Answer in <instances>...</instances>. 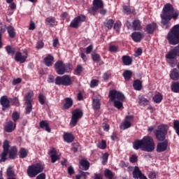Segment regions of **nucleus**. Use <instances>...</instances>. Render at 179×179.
I'll return each instance as SVG.
<instances>
[{"instance_id":"f257e3e1","label":"nucleus","mask_w":179,"mask_h":179,"mask_svg":"<svg viewBox=\"0 0 179 179\" xmlns=\"http://www.w3.org/2000/svg\"><path fill=\"white\" fill-rule=\"evenodd\" d=\"M161 23L166 29H169L171 27V22H170L171 19L177 20L178 18V13L174 10V8L170 3H166L162 10L161 14Z\"/></svg>"},{"instance_id":"f03ea898","label":"nucleus","mask_w":179,"mask_h":179,"mask_svg":"<svg viewBox=\"0 0 179 179\" xmlns=\"http://www.w3.org/2000/svg\"><path fill=\"white\" fill-rule=\"evenodd\" d=\"M133 147L135 150H143L144 152H153L155 145L153 138L150 136H145L141 140H137L134 142Z\"/></svg>"},{"instance_id":"7ed1b4c3","label":"nucleus","mask_w":179,"mask_h":179,"mask_svg":"<svg viewBox=\"0 0 179 179\" xmlns=\"http://www.w3.org/2000/svg\"><path fill=\"white\" fill-rule=\"evenodd\" d=\"M109 99L110 101H114V107L118 110L124 107L122 101L125 100V96H124L122 93L118 91L112 90L109 93Z\"/></svg>"},{"instance_id":"20e7f679","label":"nucleus","mask_w":179,"mask_h":179,"mask_svg":"<svg viewBox=\"0 0 179 179\" xmlns=\"http://www.w3.org/2000/svg\"><path fill=\"white\" fill-rule=\"evenodd\" d=\"M167 40L169 44L176 45L179 43V24H176L172 27L171 31L168 33Z\"/></svg>"},{"instance_id":"39448f33","label":"nucleus","mask_w":179,"mask_h":179,"mask_svg":"<svg viewBox=\"0 0 179 179\" xmlns=\"http://www.w3.org/2000/svg\"><path fill=\"white\" fill-rule=\"evenodd\" d=\"M55 69L57 75H65L72 72V67L70 64H64L62 61L59 60L55 64Z\"/></svg>"},{"instance_id":"423d86ee","label":"nucleus","mask_w":179,"mask_h":179,"mask_svg":"<svg viewBox=\"0 0 179 179\" xmlns=\"http://www.w3.org/2000/svg\"><path fill=\"white\" fill-rule=\"evenodd\" d=\"M44 171V165L42 164H35L31 166H29L27 170V175L31 178H34L36 176L43 173Z\"/></svg>"},{"instance_id":"0eeeda50","label":"nucleus","mask_w":179,"mask_h":179,"mask_svg":"<svg viewBox=\"0 0 179 179\" xmlns=\"http://www.w3.org/2000/svg\"><path fill=\"white\" fill-rule=\"evenodd\" d=\"M167 131H169V126L166 124H161L157 127V129L155 131V135L160 142L166 140V136L167 135Z\"/></svg>"},{"instance_id":"6e6552de","label":"nucleus","mask_w":179,"mask_h":179,"mask_svg":"<svg viewBox=\"0 0 179 179\" xmlns=\"http://www.w3.org/2000/svg\"><path fill=\"white\" fill-rule=\"evenodd\" d=\"M55 83L57 86H71L72 85V78H71V76L64 75L62 76H57L55 80Z\"/></svg>"},{"instance_id":"1a4fd4ad","label":"nucleus","mask_w":179,"mask_h":179,"mask_svg":"<svg viewBox=\"0 0 179 179\" xmlns=\"http://www.w3.org/2000/svg\"><path fill=\"white\" fill-rule=\"evenodd\" d=\"M83 116V112L80 109H76L72 112V117L70 122L71 127H76L78 121Z\"/></svg>"},{"instance_id":"9d476101","label":"nucleus","mask_w":179,"mask_h":179,"mask_svg":"<svg viewBox=\"0 0 179 179\" xmlns=\"http://www.w3.org/2000/svg\"><path fill=\"white\" fill-rule=\"evenodd\" d=\"M86 20V16L85 15H79L76 17H75L71 22L70 26L71 27H73V29H78L80 24H82V22H85Z\"/></svg>"},{"instance_id":"9b49d317","label":"nucleus","mask_w":179,"mask_h":179,"mask_svg":"<svg viewBox=\"0 0 179 179\" xmlns=\"http://www.w3.org/2000/svg\"><path fill=\"white\" fill-rule=\"evenodd\" d=\"M3 152L1 155V162H5L6 160V155L9 153V141L8 140L3 142Z\"/></svg>"},{"instance_id":"f8f14e48","label":"nucleus","mask_w":179,"mask_h":179,"mask_svg":"<svg viewBox=\"0 0 179 179\" xmlns=\"http://www.w3.org/2000/svg\"><path fill=\"white\" fill-rule=\"evenodd\" d=\"M133 178L135 179H148V178L142 173L139 167L135 166L133 171Z\"/></svg>"},{"instance_id":"ddd939ff","label":"nucleus","mask_w":179,"mask_h":179,"mask_svg":"<svg viewBox=\"0 0 179 179\" xmlns=\"http://www.w3.org/2000/svg\"><path fill=\"white\" fill-rule=\"evenodd\" d=\"M169 146V141L165 140L164 142L158 143L157 145V152L161 153L162 152H164L167 150V147Z\"/></svg>"},{"instance_id":"4468645a","label":"nucleus","mask_w":179,"mask_h":179,"mask_svg":"<svg viewBox=\"0 0 179 179\" xmlns=\"http://www.w3.org/2000/svg\"><path fill=\"white\" fill-rule=\"evenodd\" d=\"M0 103L3 107V110H7V108H9L10 107L9 99L6 96H3L0 99Z\"/></svg>"},{"instance_id":"2eb2a0df","label":"nucleus","mask_w":179,"mask_h":179,"mask_svg":"<svg viewBox=\"0 0 179 179\" xmlns=\"http://www.w3.org/2000/svg\"><path fill=\"white\" fill-rule=\"evenodd\" d=\"M26 59H27V57L24 56V55H22V52H17L15 56V60L17 62H20V64H24L26 62Z\"/></svg>"},{"instance_id":"dca6fc26","label":"nucleus","mask_w":179,"mask_h":179,"mask_svg":"<svg viewBox=\"0 0 179 179\" xmlns=\"http://www.w3.org/2000/svg\"><path fill=\"white\" fill-rule=\"evenodd\" d=\"M16 128V123L13 124V121H9L8 122L6 123V126L4 127V131L6 132H13L15 131Z\"/></svg>"},{"instance_id":"f3484780","label":"nucleus","mask_w":179,"mask_h":179,"mask_svg":"<svg viewBox=\"0 0 179 179\" xmlns=\"http://www.w3.org/2000/svg\"><path fill=\"white\" fill-rule=\"evenodd\" d=\"M49 155L50 156L52 163H55L57 160H59V155H57V150L52 148L50 152Z\"/></svg>"},{"instance_id":"a211bd4d","label":"nucleus","mask_w":179,"mask_h":179,"mask_svg":"<svg viewBox=\"0 0 179 179\" xmlns=\"http://www.w3.org/2000/svg\"><path fill=\"white\" fill-rule=\"evenodd\" d=\"M63 139L64 142L67 143H72V141H74L75 137H73V134L71 133H64L63 135Z\"/></svg>"},{"instance_id":"6ab92c4d","label":"nucleus","mask_w":179,"mask_h":179,"mask_svg":"<svg viewBox=\"0 0 179 179\" xmlns=\"http://www.w3.org/2000/svg\"><path fill=\"white\" fill-rule=\"evenodd\" d=\"M131 118H132V117L131 116L126 117V120L124 121V122L120 124L121 129L125 130V129H128V128H131V122L127 120H131Z\"/></svg>"},{"instance_id":"aec40b11","label":"nucleus","mask_w":179,"mask_h":179,"mask_svg":"<svg viewBox=\"0 0 179 179\" xmlns=\"http://www.w3.org/2000/svg\"><path fill=\"white\" fill-rule=\"evenodd\" d=\"M143 38V35L140 32H134L131 34V38L135 41V43H139Z\"/></svg>"},{"instance_id":"412c9836","label":"nucleus","mask_w":179,"mask_h":179,"mask_svg":"<svg viewBox=\"0 0 179 179\" xmlns=\"http://www.w3.org/2000/svg\"><path fill=\"white\" fill-rule=\"evenodd\" d=\"M44 62L46 66H52V64H54V57L51 55H48L44 59Z\"/></svg>"},{"instance_id":"4be33fe9","label":"nucleus","mask_w":179,"mask_h":179,"mask_svg":"<svg viewBox=\"0 0 179 179\" xmlns=\"http://www.w3.org/2000/svg\"><path fill=\"white\" fill-rule=\"evenodd\" d=\"M89 167H90V164L86 159H81L80 162V169L82 170H89Z\"/></svg>"},{"instance_id":"5701e85b","label":"nucleus","mask_w":179,"mask_h":179,"mask_svg":"<svg viewBox=\"0 0 179 179\" xmlns=\"http://www.w3.org/2000/svg\"><path fill=\"white\" fill-rule=\"evenodd\" d=\"M156 27H157V25H156V23L155 22L148 24L146 27V30L148 34H153V33L156 30Z\"/></svg>"},{"instance_id":"b1692460","label":"nucleus","mask_w":179,"mask_h":179,"mask_svg":"<svg viewBox=\"0 0 179 179\" xmlns=\"http://www.w3.org/2000/svg\"><path fill=\"white\" fill-rule=\"evenodd\" d=\"M122 61L124 65H126V66L132 65V58L128 55L122 56Z\"/></svg>"},{"instance_id":"393cba45","label":"nucleus","mask_w":179,"mask_h":179,"mask_svg":"<svg viewBox=\"0 0 179 179\" xmlns=\"http://www.w3.org/2000/svg\"><path fill=\"white\" fill-rule=\"evenodd\" d=\"M170 78L172 80H179V72L177 69H173L171 72Z\"/></svg>"},{"instance_id":"a878e982","label":"nucleus","mask_w":179,"mask_h":179,"mask_svg":"<svg viewBox=\"0 0 179 179\" xmlns=\"http://www.w3.org/2000/svg\"><path fill=\"white\" fill-rule=\"evenodd\" d=\"M33 96H34L33 91H29L24 96L25 103H31V101H33Z\"/></svg>"},{"instance_id":"bb28decb","label":"nucleus","mask_w":179,"mask_h":179,"mask_svg":"<svg viewBox=\"0 0 179 179\" xmlns=\"http://www.w3.org/2000/svg\"><path fill=\"white\" fill-rule=\"evenodd\" d=\"M131 27L134 30H141L142 29L141 21L139 20L133 21Z\"/></svg>"},{"instance_id":"cd10ccee","label":"nucleus","mask_w":179,"mask_h":179,"mask_svg":"<svg viewBox=\"0 0 179 179\" xmlns=\"http://www.w3.org/2000/svg\"><path fill=\"white\" fill-rule=\"evenodd\" d=\"M138 103L140 106H148L149 104V100L143 97V96L140 95L138 96Z\"/></svg>"},{"instance_id":"c85d7f7f","label":"nucleus","mask_w":179,"mask_h":179,"mask_svg":"<svg viewBox=\"0 0 179 179\" xmlns=\"http://www.w3.org/2000/svg\"><path fill=\"white\" fill-rule=\"evenodd\" d=\"M93 6L95 8V9H101L103 6V1L94 0L93 1Z\"/></svg>"},{"instance_id":"c756f323","label":"nucleus","mask_w":179,"mask_h":179,"mask_svg":"<svg viewBox=\"0 0 179 179\" xmlns=\"http://www.w3.org/2000/svg\"><path fill=\"white\" fill-rule=\"evenodd\" d=\"M40 127L42 128V129H45L47 132H51V129L50 126H48V123L45 121H41L40 122Z\"/></svg>"},{"instance_id":"7c9ffc66","label":"nucleus","mask_w":179,"mask_h":179,"mask_svg":"<svg viewBox=\"0 0 179 179\" xmlns=\"http://www.w3.org/2000/svg\"><path fill=\"white\" fill-rule=\"evenodd\" d=\"M16 155H17V148L13 147L9 152V158L15 159Z\"/></svg>"},{"instance_id":"2f4dec72","label":"nucleus","mask_w":179,"mask_h":179,"mask_svg":"<svg viewBox=\"0 0 179 179\" xmlns=\"http://www.w3.org/2000/svg\"><path fill=\"white\" fill-rule=\"evenodd\" d=\"M100 99L94 98L92 101V107L94 110H99L100 108Z\"/></svg>"},{"instance_id":"473e14b6","label":"nucleus","mask_w":179,"mask_h":179,"mask_svg":"<svg viewBox=\"0 0 179 179\" xmlns=\"http://www.w3.org/2000/svg\"><path fill=\"white\" fill-rule=\"evenodd\" d=\"M7 31L10 38H14V37L16 36V32L15 31V28H13V27H8Z\"/></svg>"},{"instance_id":"72a5a7b5","label":"nucleus","mask_w":179,"mask_h":179,"mask_svg":"<svg viewBox=\"0 0 179 179\" xmlns=\"http://www.w3.org/2000/svg\"><path fill=\"white\" fill-rule=\"evenodd\" d=\"M133 86L135 90H142V82H141L139 80H135Z\"/></svg>"},{"instance_id":"f704fd0d","label":"nucleus","mask_w":179,"mask_h":179,"mask_svg":"<svg viewBox=\"0 0 179 179\" xmlns=\"http://www.w3.org/2000/svg\"><path fill=\"white\" fill-rule=\"evenodd\" d=\"M123 77L125 80H129L132 78V71L131 70H126L123 73Z\"/></svg>"},{"instance_id":"c9c22d12","label":"nucleus","mask_w":179,"mask_h":179,"mask_svg":"<svg viewBox=\"0 0 179 179\" xmlns=\"http://www.w3.org/2000/svg\"><path fill=\"white\" fill-rule=\"evenodd\" d=\"M27 155H29V151L24 148H21L20 150V157L21 159H24L27 157Z\"/></svg>"},{"instance_id":"e433bc0d","label":"nucleus","mask_w":179,"mask_h":179,"mask_svg":"<svg viewBox=\"0 0 179 179\" xmlns=\"http://www.w3.org/2000/svg\"><path fill=\"white\" fill-rule=\"evenodd\" d=\"M153 100L155 103H162V101L163 100V95H162V94H157L153 97Z\"/></svg>"},{"instance_id":"4c0bfd02","label":"nucleus","mask_w":179,"mask_h":179,"mask_svg":"<svg viewBox=\"0 0 179 179\" xmlns=\"http://www.w3.org/2000/svg\"><path fill=\"white\" fill-rule=\"evenodd\" d=\"M177 57V54L174 52V50H171L166 55V59H174Z\"/></svg>"},{"instance_id":"58836bf2","label":"nucleus","mask_w":179,"mask_h":179,"mask_svg":"<svg viewBox=\"0 0 179 179\" xmlns=\"http://www.w3.org/2000/svg\"><path fill=\"white\" fill-rule=\"evenodd\" d=\"M45 23L48 26H54L55 24V18L53 17H48L46 18Z\"/></svg>"},{"instance_id":"ea45409f","label":"nucleus","mask_w":179,"mask_h":179,"mask_svg":"<svg viewBox=\"0 0 179 179\" xmlns=\"http://www.w3.org/2000/svg\"><path fill=\"white\" fill-rule=\"evenodd\" d=\"M171 90L174 93H178L179 92V82L173 83L171 85Z\"/></svg>"},{"instance_id":"a19ab883","label":"nucleus","mask_w":179,"mask_h":179,"mask_svg":"<svg viewBox=\"0 0 179 179\" xmlns=\"http://www.w3.org/2000/svg\"><path fill=\"white\" fill-rule=\"evenodd\" d=\"M6 51L8 55H13L15 54V49L10 45L6 46Z\"/></svg>"},{"instance_id":"79ce46f5","label":"nucleus","mask_w":179,"mask_h":179,"mask_svg":"<svg viewBox=\"0 0 179 179\" xmlns=\"http://www.w3.org/2000/svg\"><path fill=\"white\" fill-rule=\"evenodd\" d=\"M73 104V101L71 98L66 99V103L64 105L65 108H69Z\"/></svg>"},{"instance_id":"37998d69","label":"nucleus","mask_w":179,"mask_h":179,"mask_svg":"<svg viewBox=\"0 0 179 179\" xmlns=\"http://www.w3.org/2000/svg\"><path fill=\"white\" fill-rule=\"evenodd\" d=\"M173 128L176 131V133L179 136V121L178 120H174Z\"/></svg>"},{"instance_id":"c03bdc74","label":"nucleus","mask_w":179,"mask_h":179,"mask_svg":"<svg viewBox=\"0 0 179 179\" xmlns=\"http://www.w3.org/2000/svg\"><path fill=\"white\" fill-rule=\"evenodd\" d=\"M97 147L99 149H106V148H107V143H106V141L103 140L102 141L98 143Z\"/></svg>"},{"instance_id":"a18cd8bd","label":"nucleus","mask_w":179,"mask_h":179,"mask_svg":"<svg viewBox=\"0 0 179 179\" xmlns=\"http://www.w3.org/2000/svg\"><path fill=\"white\" fill-rule=\"evenodd\" d=\"M20 118V114L18 112H13L12 115V119L14 121V122H16Z\"/></svg>"},{"instance_id":"49530a36","label":"nucleus","mask_w":179,"mask_h":179,"mask_svg":"<svg viewBox=\"0 0 179 179\" xmlns=\"http://www.w3.org/2000/svg\"><path fill=\"white\" fill-rule=\"evenodd\" d=\"M108 153L106 152L102 155V164H107V162H108Z\"/></svg>"},{"instance_id":"de8ad7c7","label":"nucleus","mask_w":179,"mask_h":179,"mask_svg":"<svg viewBox=\"0 0 179 179\" xmlns=\"http://www.w3.org/2000/svg\"><path fill=\"white\" fill-rule=\"evenodd\" d=\"M105 177H106V178H108V179H113V177H114V176L113 175V172H111V171L108 170V169H106L105 171Z\"/></svg>"},{"instance_id":"09e8293b","label":"nucleus","mask_w":179,"mask_h":179,"mask_svg":"<svg viewBox=\"0 0 179 179\" xmlns=\"http://www.w3.org/2000/svg\"><path fill=\"white\" fill-rule=\"evenodd\" d=\"M113 29L118 33L121 29V22L117 21L114 24Z\"/></svg>"},{"instance_id":"8fccbe9b","label":"nucleus","mask_w":179,"mask_h":179,"mask_svg":"<svg viewBox=\"0 0 179 179\" xmlns=\"http://www.w3.org/2000/svg\"><path fill=\"white\" fill-rule=\"evenodd\" d=\"M96 86H99V80L96 79H93L90 82V87L92 89L96 87Z\"/></svg>"},{"instance_id":"3c124183","label":"nucleus","mask_w":179,"mask_h":179,"mask_svg":"<svg viewBox=\"0 0 179 179\" xmlns=\"http://www.w3.org/2000/svg\"><path fill=\"white\" fill-rule=\"evenodd\" d=\"M75 72L77 75H80V73H82V72H83V66H82L81 64L78 65L75 70Z\"/></svg>"},{"instance_id":"603ef678","label":"nucleus","mask_w":179,"mask_h":179,"mask_svg":"<svg viewBox=\"0 0 179 179\" xmlns=\"http://www.w3.org/2000/svg\"><path fill=\"white\" fill-rule=\"evenodd\" d=\"M109 51L110 52H118V46L110 45L109 46Z\"/></svg>"},{"instance_id":"864d4df0","label":"nucleus","mask_w":179,"mask_h":179,"mask_svg":"<svg viewBox=\"0 0 179 179\" xmlns=\"http://www.w3.org/2000/svg\"><path fill=\"white\" fill-rule=\"evenodd\" d=\"M7 176L8 177H15V171H13V169L10 166L7 169Z\"/></svg>"},{"instance_id":"5fc2aeb1","label":"nucleus","mask_w":179,"mask_h":179,"mask_svg":"<svg viewBox=\"0 0 179 179\" xmlns=\"http://www.w3.org/2000/svg\"><path fill=\"white\" fill-rule=\"evenodd\" d=\"M27 103L26 114H30V113H31V110H33V106H31V103Z\"/></svg>"},{"instance_id":"6e6d98bb","label":"nucleus","mask_w":179,"mask_h":179,"mask_svg":"<svg viewBox=\"0 0 179 179\" xmlns=\"http://www.w3.org/2000/svg\"><path fill=\"white\" fill-rule=\"evenodd\" d=\"M114 24V20H109L106 24V27L110 30L113 29V26Z\"/></svg>"},{"instance_id":"4d7b16f0","label":"nucleus","mask_w":179,"mask_h":179,"mask_svg":"<svg viewBox=\"0 0 179 179\" xmlns=\"http://www.w3.org/2000/svg\"><path fill=\"white\" fill-rule=\"evenodd\" d=\"M92 58L94 62H99V61L101 59L100 55L99 54H92Z\"/></svg>"},{"instance_id":"13d9d810","label":"nucleus","mask_w":179,"mask_h":179,"mask_svg":"<svg viewBox=\"0 0 179 179\" xmlns=\"http://www.w3.org/2000/svg\"><path fill=\"white\" fill-rule=\"evenodd\" d=\"M38 100L41 104H44L45 103V96L43 94L38 96Z\"/></svg>"},{"instance_id":"bf43d9fd","label":"nucleus","mask_w":179,"mask_h":179,"mask_svg":"<svg viewBox=\"0 0 179 179\" xmlns=\"http://www.w3.org/2000/svg\"><path fill=\"white\" fill-rule=\"evenodd\" d=\"M44 47V42L43 41H39L36 43V48L37 50H41Z\"/></svg>"},{"instance_id":"052dcab7","label":"nucleus","mask_w":179,"mask_h":179,"mask_svg":"<svg viewBox=\"0 0 179 179\" xmlns=\"http://www.w3.org/2000/svg\"><path fill=\"white\" fill-rule=\"evenodd\" d=\"M156 176H157V172H156V171H151L148 174L149 178H151V179L156 178Z\"/></svg>"},{"instance_id":"680f3d73","label":"nucleus","mask_w":179,"mask_h":179,"mask_svg":"<svg viewBox=\"0 0 179 179\" xmlns=\"http://www.w3.org/2000/svg\"><path fill=\"white\" fill-rule=\"evenodd\" d=\"M129 162L131 163H136L138 162V156L134 155L129 158Z\"/></svg>"},{"instance_id":"e2e57ef3","label":"nucleus","mask_w":179,"mask_h":179,"mask_svg":"<svg viewBox=\"0 0 179 179\" xmlns=\"http://www.w3.org/2000/svg\"><path fill=\"white\" fill-rule=\"evenodd\" d=\"M98 10H99L98 8H95L94 6H93L92 8L88 10V12L89 13H90V15H96V12H97Z\"/></svg>"},{"instance_id":"0e129e2a","label":"nucleus","mask_w":179,"mask_h":179,"mask_svg":"<svg viewBox=\"0 0 179 179\" xmlns=\"http://www.w3.org/2000/svg\"><path fill=\"white\" fill-rule=\"evenodd\" d=\"M89 172H81L79 175L80 176V177H83L84 179L87 178L88 176H89Z\"/></svg>"},{"instance_id":"69168bd1","label":"nucleus","mask_w":179,"mask_h":179,"mask_svg":"<svg viewBox=\"0 0 179 179\" xmlns=\"http://www.w3.org/2000/svg\"><path fill=\"white\" fill-rule=\"evenodd\" d=\"M94 179H103V174H101V173H94Z\"/></svg>"},{"instance_id":"338daca9","label":"nucleus","mask_w":179,"mask_h":179,"mask_svg":"<svg viewBox=\"0 0 179 179\" xmlns=\"http://www.w3.org/2000/svg\"><path fill=\"white\" fill-rule=\"evenodd\" d=\"M22 82V79L20 78H17V79H15L13 80V85H17L19 83H20Z\"/></svg>"},{"instance_id":"774afa93","label":"nucleus","mask_w":179,"mask_h":179,"mask_svg":"<svg viewBox=\"0 0 179 179\" xmlns=\"http://www.w3.org/2000/svg\"><path fill=\"white\" fill-rule=\"evenodd\" d=\"M36 179H45V173H42L39 174L37 177Z\"/></svg>"}]
</instances>
